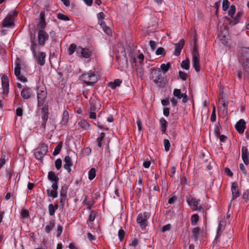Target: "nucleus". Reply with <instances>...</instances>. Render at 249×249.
I'll use <instances>...</instances> for the list:
<instances>
[{
	"label": "nucleus",
	"instance_id": "1",
	"mask_svg": "<svg viewBox=\"0 0 249 249\" xmlns=\"http://www.w3.org/2000/svg\"><path fill=\"white\" fill-rule=\"evenodd\" d=\"M150 78L159 87H163L165 84L164 78L160 68H153L150 71Z\"/></svg>",
	"mask_w": 249,
	"mask_h": 249
},
{
	"label": "nucleus",
	"instance_id": "2",
	"mask_svg": "<svg viewBox=\"0 0 249 249\" xmlns=\"http://www.w3.org/2000/svg\"><path fill=\"white\" fill-rule=\"evenodd\" d=\"M81 80L87 85L95 84L98 81V75L95 71H89L81 76Z\"/></svg>",
	"mask_w": 249,
	"mask_h": 249
},
{
	"label": "nucleus",
	"instance_id": "3",
	"mask_svg": "<svg viewBox=\"0 0 249 249\" xmlns=\"http://www.w3.org/2000/svg\"><path fill=\"white\" fill-rule=\"evenodd\" d=\"M17 15L18 13L16 11L10 12L3 21V26L5 27H11L14 26V18Z\"/></svg>",
	"mask_w": 249,
	"mask_h": 249
},
{
	"label": "nucleus",
	"instance_id": "4",
	"mask_svg": "<svg viewBox=\"0 0 249 249\" xmlns=\"http://www.w3.org/2000/svg\"><path fill=\"white\" fill-rule=\"evenodd\" d=\"M186 201L193 211H201L202 209V207L199 205V199L189 196L187 197Z\"/></svg>",
	"mask_w": 249,
	"mask_h": 249
},
{
	"label": "nucleus",
	"instance_id": "5",
	"mask_svg": "<svg viewBox=\"0 0 249 249\" xmlns=\"http://www.w3.org/2000/svg\"><path fill=\"white\" fill-rule=\"evenodd\" d=\"M48 152V146L46 144L42 143L35 152V158L37 160H41Z\"/></svg>",
	"mask_w": 249,
	"mask_h": 249
},
{
	"label": "nucleus",
	"instance_id": "6",
	"mask_svg": "<svg viewBox=\"0 0 249 249\" xmlns=\"http://www.w3.org/2000/svg\"><path fill=\"white\" fill-rule=\"evenodd\" d=\"M150 217L149 213L144 212L138 214L137 218V222L140 224L141 227L144 228L147 225V221Z\"/></svg>",
	"mask_w": 249,
	"mask_h": 249
},
{
	"label": "nucleus",
	"instance_id": "7",
	"mask_svg": "<svg viewBox=\"0 0 249 249\" xmlns=\"http://www.w3.org/2000/svg\"><path fill=\"white\" fill-rule=\"evenodd\" d=\"M76 53L79 57L88 58L91 56L92 52L88 48L78 46L76 49Z\"/></svg>",
	"mask_w": 249,
	"mask_h": 249
},
{
	"label": "nucleus",
	"instance_id": "8",
	"mask_svg": "<svg viewBox=\"0 0 249 249\" xmlns=\"http://www.w3.org/2000/svg\"><path fill=\"white\" fill-rule=\"evenodd\" d=\"M47 96V92L45 89H39L37 93V105L38 107L44 106V102Z\"/></svg>",
	"mask_w": 249,
	"mask_h": 249
},
{
	"label": "nucleus",
	"instance_id": "9",
	"mask_svg": "<svg viewBox=\"0 0 249 249\" xmlns=\"http://www.w3.org/2000/svg\"><path fill=\"white\" fill-rule=\"evenodd\" d=\"M199 55L198 50L196 47H194L193 57V67H194L196 72H198L200 70L199 66Z\"/></svg>",
	"mask_w": 249,
	"mask_h": 249
},
{
	"label": "nucleus",
	"instance_id": "10",
	"mask_svg": "<svg viewBox=\"0 0 249 249\" xmlns=\"http://www.w3.org/2000/svg\"><path fill=\"white\" fill-rule=\"evenodd\" d=\"M237 182H233L231 184V191L232 193V198L231 201V203L229 206V208L231 207V203L232 201L237 198L240 196V191L238 189Z\"/></svg>",
	"mask_w": 249,
	"mask_h": 249
},
{
	"label": "nucleus",
	"instance_id": "11",
	"mask_svg": "<svg viewBox=\"0 0 249 249\" xmlns=\"http://www.w3.org/2000/svg\"><path fill=\"white\" fill-rule=\"evenodd\" d=\"M48 34L43 29H40L38 33V41L41 46H43L49 39Z\"/></svg>",
	"mask_w": 249,
	"mask_h": 249
},
{
	"label": "nucleus",
	"instance_id": "12",
	"mask_svg": "<svg viewBox=\"0 0 249 249\" xmlns=\"http://www.w3.org/2000/svg\"><path fill=\"white\" fill-rule=\"evenodd\" d=\"M38 64L40 66L44 65L45 63V58L46 57V53L43 52H39L36 53V55L34 56Z\"/></svg>",
	"mask_w": 249,
	"mask_h": 249
},
{
	"label": "nucleus",
	"instance_id": "13",
	"mask_svg": "<svg viewBox=\"0 0 249 249\" xmlns=\"http://www.w3.org/2000/svg\"><path fill=\"white\" fill-rule=\"evenodd\" d=\"M2 87L3 89V94L7 95L9 92V79L6 75H4L1 77Z\"/></svg>",
	"mask_w": 249,
	"mask_h": 249
},
{
	"label": "nucleus",
	"instance_id": "14",
	"mask_svg": "<svg viewBox=\"0 0 249 249\" xmlns=\"http://www.w3.org/2000/svg\"><path fill=\"white\" fill-rule=\"evenodd\" d=\"M15 74L17 79L22 82L27 81V78L20 74V66L19 63H17L15 68Z\"/></svg>",
	"mask_w": 249,
	"mask_h": 249
},
{
	"label": "nucleus",
	"instance_id": "15",
	"mask_svg": "<svg viewBox=\"0 0 249 249\" xmlns=\"http://www.w3.org/2000/svg\"><path fill=\"white\" fill-rule=\"evenodd\" d=\"M52 187L53 188L52 190H50V189H48L47 190V195L48 196L56 198L58 196V193L57 191L58 188V184H56V183H53Z\"/></svg>",
	"mask_w": 249,
	"mask_h": 249
},
{
	"label": "nucleus",
	"instance_id": "16",
	"mask_svg": "<svg viewBox=\"0 0 249 249\" xmlns=\"http://www.w3.org/2000/svg\"><path fill=\"white\" fill-rule=\"evenodd\" d=\"M185 43V40L183 39L180 40L178 43L175 44V52L174 54L176 56L180 55L182 49Z\"/></svg>",
	"mask_w": 249,
	"mask_h": 249
},
{
	"label": "nucleus",
	"instance_id": "17",
	"mask_svg": "<svg viewBox=\"0 0 249 249\" xmlns=\"http://www.w3.org/2000/svg\"><path fill=\"white\" fill-rule=\"evenodd\" d=\"M242 159L245 165H248L249 164V153L248 148L246 146H242Z\"/></svg>",
	"mask_w": 249,
	"mask_h": 249
},
{
	"label": "nucleus",
	"instance_id": "18",
	"mask_svg": "<svg viewBox=\"0 0 249 249\" xmlns=\"http://www.w3.org/2000/svg\"><path fill=\"white\" fill-rule=\"evenodd\" d=\"M235 128L236 130L240 134L244 132L246 127V122L243 119H240L235 124Z\"/></svg>",
	"mask_w": 249,
	"mask_h": 249
},
{
	"label": "nucleus",
	"instance_id": "19",
	"mask_svg": "<svg viewBox=\"0 0 249 249\" xmlns=\"http://www.w3.org/2000/svg\"><path fill=\"white\" fill-rule=\"evenodd\" d=\"M41 115L42 121H48L49 117V107L48 105L45 104L41 107Z\"/></svg>",
	"mask_w": 249,
	"mask_h": 249
},
{
	"label": "nucleus",
	"instance_id": "20",
	"mask_svg": "<svg viewBox=\"0 0 249 249\" xmlns=\"http://www.w3.org/2000/svg\"><path fill=\"white\" fill-rule=\"evenodd\" d=\"M32 94L31 89L28 87L24 88L21 91V96L25 100L29 99Z\"/></svg>",
	"mask_w": 249,
	"mask_h": 249
},
{
	"label": "nucleus",
	"instance_id": "21",
	"mask_svg": "<svg viewBox=\"0 0 249 249\" xmlns=\"http://www.w3.org/2000/svg\"><path fill=\"white\" fill-rule=\"evenodd\" d=\"M30 49L33 56H35L36 55V50L38 49L37 45L35 39V36L31 37Z\"/></svg>",
	"mask_w": 249,
	"mask_h": 249
},
{
	"label": "nucleus",
	"instance_id": "22",
	"mask_svg": "<svg viewBox=\"0 0 249 249\" xmlns=\"http://www.w3.org/2000/svg\"><path fill=\"white\" fill-rule=\"evenodd\" d=\"M173 95L177 97L178 99H180L183 98V102H186L187 101V95L186 94L181 93V90L179 89H175L173 91Z\"/></svg>",
	"mask_w": 249,
	"mask_h": 249
},
{
	"label": "nucleus",
	"instance_id": "23",
	"mask_svg": "<svg viewBox=\"0 0 249 249\" xmlns=\"http://www.w3.org/2000/svg\"><path fill=\"white\" fill-rule=\"evenodd\" d=\"M64 168L70 173L71 172V167L72 165L71 157L69 156H66L64 158Z\"/></svg>",
	"mask_w": 249,
	"mask_h": 249
},
{
	"label": "nucleus",
	"instance_id": "24",
	"mask_svg": "<svg viewBox=\"0 0 249 249\" xmlns=\"http://www.w3.org/2000/svg\"><path fill=\"white\" fill-rule=\"evenodd\" d=\"M39 22L37 24V28L40 29H44L46 26L45 14L44 12H41L40 13Z\"/></svg>",
	"mask_w": 249,
	"mask_h": 249
},
{
	"label": "nucleus",
	"instance_id": "25",
	"mask_svg": "<svg viewBox=\"0 0 249 249\" xmlns=\"http://www.w3.org/2000/svg\"><path fill=\"white\" fill-rule=\"evenodd\" d=\"M48 178L50 181L53 182V183H56V184H58L59 178L54 172L50 171L48 173Z\"/></svg>",
	"mask_w": 249,
	"mask_h": 249
},
{
	"label": "nucleus",
	"instance_id": "26",
	"mask_svg": "<svg viewBox=\"0 0 249 249\" xmlns=\"http://www.w3.org/2000/svg\"><path fill=\"white\" fill-rule=\"evenodd\" d=\"M78 124L84 129H88L90 127V124L85 120L81 119L78 122Z\"/></svg>",
	"mask_w": 249,
	"mask_h": 249
},
{
	"label": "nucleus",
	"instance_id": "27",
	"mask_svg": "<svg viewBox=\"0 0 249 249\" xmlns=\"http://www.w3.org/2000/svg\"><path fill=\"white\" fill-rule=\"evenodd\" d=\"M89 104L90 105V110L94 111L98 109V107H97V101L91 98L89 101Z\"/></svg>",
	"mask_w": 249,
	"mask_h": 249
},
{
	"label": "nucleus",
	"instance_id": "28",
	"mask_svg": "<svg viewBox=\"0 0 249 249\" xmlns=\"http://www.w3.org/2000/svg\"><path fill=\"white\" fill-rule=\"evenodd\" d=\"M161 126V131L162 133H165L166 131V128L168 123L164 118H161L160 120Z\"/></svg>",
	"mask_w": 249,
	"mask_h": 249
},
{
	"label": "nucleus",
	"instance_id": "29",
	"mask_svg": "<svg viewBox=\"0 0 249 249\" xmlns=\"http://www.w3.org/2000/svg\"><path fill=\"white\" fill-rule=\"evenodd\" d=\"M69 118V113L67 111L63 112V116L61 121V125H66L68 122Z\"/></svg>",
	"mask_w": 249,
	"mask_h": 249
},
{
	"label": "nucleus",
	"instance_id": "30",
	"mask_svg": "<svg viewBox=\"0 0 249 249\" xmlns=\"http://www.w3.org/2000/svg\"><path fill=\"white\" fill-rule=\"evenodd\" d=\"M122 81L119 79H115L114 82H111L108 83V87L112 89H115L117 87L119 86Z\"/></svg>",
	"mask_w": 249,
	"mask_h": 249
},
{
	"label": "nucleus",
	"instance_id": "31",
	"mask_svg": "<svg viewBox=\"0 0 249 249\" xmlns=\"http://www.w3.org/2000/svg\"><path fill=\"white\" fill-rule=\"evenodd\" d=\"M58 208L57 204L54 206L53 204H50L48 206L49 214L53 216L56 210Z\"/></svg>",
	"mask_w": 249,
	"mask_h": 249
},
{
	"label": "nucleus",
	"instance_id": "32",
	"mask_svg": "<svg viewBox=\"0 0 249 249\" xmlns=\"http://www.w3.org/2000/svg\"><path fill=\"white\" fill-rule=\"evenodd\" d=\"M100 25L103 29V31L107 35H110L111 34V29L107 27L104 21H101V23H99Z\"/></svg>",
	"mask_w": 249,
	"mask_h": 249
},
{
	"label": "nucleus",
	"instance_id": "33",
	"mask_svg": "<svg viewBox=\"0 0 249 249\" xmlns=\"http://www.w3.org/2000/svg\"><path fill=\"white\" fill-rule=\"evenodd\" d=\"M54 227V222L53 220L50 221L49 224L45 228V231L46 233H49L53 229Z\"/></svg>",
	"mask_w": 249,
	"mask_h": 249
},
{
	"label": "nucleus",
	"instance_id": "34",
	"mask_svg": "<svg viewBox=\"0 0 249 249\" xmlns=\"http://www.w3.org/2000/svg\"><path fill=\"white\" fill-rule=\"evenodd\" d=\"M76 45L75 44H71L68 50V54L70 55H72L76 51Z\"/></svg>",
	"mask_w": 249,
	"mask_h": 249
},
{
	"label": "nucleus",
	"instance_id": "35",
	"mask_svg": "<svg viewBox=\"0 0 249 249\" xmlns=\"http://www.w3.org/2000/svg\"><path fill=\"white\" fill-rule=\"evenodd\" d=\"M191 219L192 225L195 226L199 220V216L197 214H194L192 215Z\"/></svg>",
	"mask_w": 249,
	"mask_h": 249
},
{
	"label": "nucleus",
	"instance_id": "36",
	"mask_svg": "<svg viewBox=\"0 0 249 249\" xmlns=\"http://www.w3.org/2000/svg\"><path fill=\"white\" fill-rule=\"evenodd\" d=\"M171 68V65L170 63H168L166 64H162L160 65V69H161L164 72H167Z\"/></svg>",
	"mask_w": 249,
	"mask_h": 249
},
{
	"label": "nucleus",
	"instance_id": "37",
	"mask_svg": "<svg viewBox=\"0 0 249 249\" xmlns=\"http://www.w3.org/2000/svg\"><path fill=\"white\" fill-rule=\"evenodd\" d=\"M62 142H60L57 146L54 148V151L53 152V156L57 155L60 152L61 148H62Z\"/></svg>",
	"mask_w": 249,
	"mask_h": 249
},
{
	"label": "nucleus",
	"instance_id": "38",
	"mask_svg": "<svg viewBox=\"0 0 249 249\" xmlns=\"http://www.w3.org/2000/svg\"><path fill=\"white\" fill-rule=\"evenodd\" d=\"M89 179L92 180L96 176V171L95 168H91L89 172Z\"/></svg>",
	"mask_w": 249,
	"mask_h": 249
},
{
	"label": "nucleus",
	"instance_id": "39",
	"mask_svg": "<svg viewBox=\"0 0 249 249\" xmlns=\"http://www.w3.org/2000/svg\"><path fill=\"white\" fill-rule=\"evenodd\" d=\"M156 54L157 55H161L162 56H164L166 54V51H165V49L163 48L159 47L157 49L156 51Z\"/></svg>",
	"mask_w": 249,
	"mask_h": 249
},
{
	"label": "nucleus",
	"instance_id": "40",
	"mask_svg": "<svg viewBox=\"0 0 249 249\" xmlns=\"http://www.w3.org/2000/svg\"><path fill=\"white\" fill-rule=\"evenodd\" d=\"M181 67H182V68L184 69H185L186 70H188L190 67L189 59L183 60L181 62Z\"/></svg>",
	"mask_w": 249,
	"mask_h": 249
},
{
	"label": "nucleus",
	"instance_id": "41",
	"mask_svg": "<svg viewBox=\"0 0 249 249\" xmlns=\"http://www.w3.org/2000/svg\"><path fill=\"white\" fill-rule=\"evenodd\" d=\"M57 18L58 19L64 21H69L70 20L68 17L61 13H58L57 15Z\"/></svg>",
	"mask_w": 249,
	"mask_h": 249
},
{
	"label": "nucleus",
	"instance_id": "42",
	"mask_svg": "<svg viewBox=\"0 0 249 249\" xmlns=\"http://www.w3.org/2000/svg\"><path fill=\"white\" fill-rule=\"evenodd\" d=\"M235 6L234 5H231L228 11V15L231 17H232L235 14Z\"/></svg>",
	"mask_w": 249,
	"mask_h": 249
},
{
	"label": "nucleus",
	"instance_id": "43",
	"mask_svg": "<svg viewBox=\"0 0 249 249\" xmlns=\"http://www.w3.org/2000/svg\"><path fill=\"white\" fill-rule=\"evenodd\" d=\"M230 2L228 0H223L222 2V9L223 11H226L229 7Z\"/></svg>",
	"mask_w": 249,
	"mask_h": 249
},
{
	"label": "nucleus",
	"instance_id": "44",
	"mask_svg": "<svg viewBox=\"0 0 249 249\" xmlns=\"http://www.w3.org/2000/svg\"><path fill=\"white\" fill-rule=\"evenodd\" d=\"M124 235V231L122 229H120L118 231V237L120 241H122L123 240Z\"/></svg>",
	"mask_w": 249,
	"mask_h": 249
},
{
	"label": "nucleus",
	"instance_id": "45",
	"mask_svg": "<svg viewBox=\"0 0 249 249\" xmlns=\"http://www.w3.org/2000/svg\"><path fill=\"white\" fill-rule=\"evenodd\" d=\"M163 144L166 151H168L170 148V143L168 140L164 139L163 141Z\"/></svg>",
	"mask_w": 249,
	"mask_h": 249
},
{
	"label": "nucleus",
	"instance_id": "46",
	"mask_svg": "<svg viewBox=\"0 0 249 249\" xmlns=\"http://www.w3.org/2000/svg\"><path fill=\"white\" fill-rule=\"evenodd\" d=\"M55 166L58 170L61 169L62 166V160L60 159H58L55 160Z\"/></svg>",
	"mask_w": 249,
	"mask_h": 249
},
{
	"label": "nucleus",
	"instance_id": "47",
	"mask_svg": "<svg viewBox=\"0 0 249 249\" xmlns=\"http://www.w3.org/2000/svg\"><path fill=\"white\" fill-rule=\"evenodd\" d=\"M137 76L140 77H142L143 75V70L141 67H138L136 70Z\"/></svg>",
	"mask_w": 249,
	"mask_h": 249
},
{
	"label": "nucleus",
	"instance_id": "48",
	"mask_svg": "<svg viewBox=\"0 0 249 249\" xmlns=\"http://www.w3.org/2000/svg\"><path fill=\"white\" fill-rule=\"evenodd\" d=\"M200 231V229L198 227H196L193 229L192 231V233L193 234V236L195 239L197 238V235Z\"/></svg>",
	"mask_w": 249,
	"mask_h": 249
},
{
	"label": "nucleus",
	"instance_id": "49",
	"mask_svg": "<svg viewBox=\"0 0 249 249\" xmlns=\"http://www.w3.org/2000/svg\"><path fill=\"white\" fill-rule=\"evenodd\" d=\"M97 17V18L98 20L99 24L101 23V21H104L103 19H104V18H105V15H104V13L100 12V13H98Z\"/></svg>",
	"mask_w": 249,
	"mask_h": 249
},
{
	"label": "nucleus",
	"instance_id": "50",
	"mask_svg": "<svg viewBox=\"0 0 249 249\" xmlns=\"http://www.w3.org/2000/svg\"><path fill=\"white\" fill-rule=\"evenodd\" d=\"M149 45L150 46L151 51H154L157 47V43L155 41L150 40L149 41Z\"/></svg>",
	"mask_w": 249,
	"mask_h": 249
},
{
	"label": "nucleus",
	"instance_id": "51",
	"mask_svg": "<svg viewBox=\"0 0 249 249\" xmlns=\"http://www.w3.org/2000/svg\"><path fill=\"white\" fill-rule=\"evenodd\" d=\"M216 120L215 107L213 106V111L211 116V121L212 122H215Z\"/></svg>",
	"mask_w": 249,
	"mask_h": 249
},
{
	"label": "nucleus",
	"instance_id": "52",
	"mask_svg": "<svg viewBox=\"0 0 249 249\" xmlns=\"http://www.w3.org/2000/svg\"><path fill=\"white\" fill-rule=\"evenodd\" d=\"M249 195V190H246L245 192H244L242 195V198L245 200L246 203L248 202V198Z\"/></svg>",
	"mask_w": 249,
	"mask_h": 249
},
{
	"label": "nucleus",
	"instance_id": "53",
	"mask_svg": "<svg viewBox=\"0 0 249 249\" xmlns=\"http://www.w3.org/2000/svg\"><path fill=\"white\" fill-rule=\"evenodd\" d=\"M179 75L180 78L183 80L185 81L187 78V74L182 71H179Z\"/></svg>",
	"mask_w": 249,
	"mask_h": 249
},
{
	"label": "nucleus",
	"instance_id": "54",
	"mask_svg": "<svg viewBox=\"0 0 249 249\" xmlns=\"http://www.w3.org/2000/svg\"><path fill=\"white\" fill-rule=\"evenodd\" d=\"M62 231H63V227L60 225H59L57 226V234H56V236L57 237H59L62 232Z\"/></svg>",
	"mask_w": 249,
	"mask_h": 249
},
{
	"label": "nucleus",
	"instance_id": "55",
	"mask_svg": "<svg viewBox=\"0 0 249 249\" xmlns=\"http://www.w3.org/2000/svg\"><path fill=\"white\" fill-rule=\"evenodd\" d=\"M223 227L221 224H219L217 229V234L216 235L215 238H218L219 237L220 233L222 231Z\"/></svg>",
	"mask_w": 249,
	"mask_h": 249
},
{
	"label": "nucleus",
	"instance_id": "56",
	"mask_svg": "<svg viewBox=\"0 0 249 249\" xmlns=\"http://www.w3.org/2000/svg\"><path fill=\"white\" fill-rule=\"evenodd\" d=\"M214 134L215 137H217L220 135V128L218 126H215L214 129Z\"/></svg>",
	"mask_w": 249,
	"mask_h": 249
},
{
	"label": "nucleus",
	"instance_id": "57",
	"mask_svg": "<svg viewBox=\"0 0 249 249\" xmlns=\"http://www.w3.org/2000/svg\"><path fill=\"white\" fill-rule=\"evenodd\" d=\"M5 156H1L0 158V169L5 164Z\"/></svg>",
	"mask_w": 249,
	"mask_h": 249
},
{
	"label": "nucleus",
	"instance_id": "58",
	"mask_svg": "<svg viewBox=\"0 0 249 249\" xmlns=\"http://www.w3.org/2000/svg\"><path fill=\"white\" fill-rule=\"evenodd\" d=\"M239 167H240V170L241 171V172H242V173L243 174H244L245 175H246L247 174V172L246 170V168L244 166V165L243 164V163H240L239 164Z\"/></svg>",
	"mask_w": 249,
	"mask_h": 249
},
{
	"label": "nucleus",
	"instance_id": "59",
	"mask_svg": "<svg viewBox=\"0 0 249 249\" xmlns=\"http://www.w3.org/2000/svg\"><path fill=\"white\" fill-rule=\"evenodd\" d=\"M95 214L93 211H91L89 216V221L92 222L95 220Z\"/></svg>",
	"mask_w": 249,
	"mask_h": 249
},
{
	"label": "nucleus",
	"instance_id": "60",
	"mask_svg": "<svg viewBox=\"0 0 249 249\" xmlns=\"http://www.w3.org/2000/svg\"><path fill=\"white\" fill-rule=\"evenodd\" d=\"M21 215L23 217H27L29 216L28 211L26 209H23L21 211Z\"/></svg>",
	"mask_w": 249,
	"mask_h": 249
},
{
	"label": "nucleus",
	"instance_id": "61",
	"mask_svg": "<svg viewBox=\"0 0 249 249\" xmlns=\"http://www.w3.org/2000/svg\"><path fill=\"white\" fill-rule=\"evenodd\" d=\"M171 229V225L170 224H167L162 228L161 231L162 232H165L166 231H169Z\"/></svg>",
	"mask_w": 249,
	"mask_h": 249
},
{
	"label": "nucleus",
	"instance_id": "62",
	"mask_svg": "<svg viewBox=\"0 0 249 249\" xmlns=\"http://www.w3.org/2000/svg\"><path fill=\"white\" fill-rule=\"evenodd\" d=\"M23 114V109L21 107H18L16 109V115L18 116H22Z\"/></svg>",
	"mask_w": 249,
	"mask_h": 249
},
{
	"label": "nucleus",
	"instance_id": "63",
	"mask_svg": "<svg viewBox=\"0 0 249 249\" xmlns=\"http://www.w3.org/2000/svg\"><path fill=\"white\" fill-rule=\"evenodd\" d=\"M228 106V103L225 102V101H223V103H222V107H223V111L227 112Z\"/></svg>",
	"mask_w": 249,
	"mask_h": 249
},
{
	"label": "nucleus",
	"instance_id": "64",
	"mask_svg": "<svg viewBox=\"0 0 249 249\" xmlns=\"http://www.w3.org/2000/svg\"><path fill=\"white\" fill-rule=\"evenodd\" d=\"M225 172L229 177H231L233 175L232 172L228 167L225 168Z\"/></svg>",
	"mask_w": 249,
	"mask_h": 249
}]
</instances>
